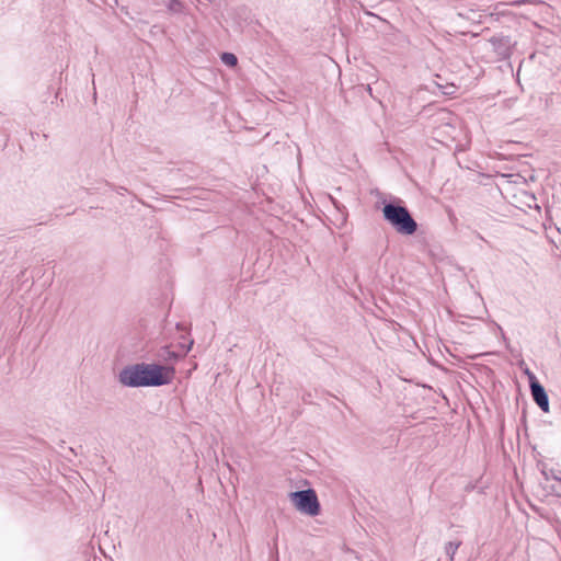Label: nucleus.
Here are the masks:
<instances>
[{
	"instance_id": "f257e3e1",
	"label": "nucleus",
	"mask_w": 561,
	"mask_h": 561,
	"mask_svg": "<svg viewBox=\"0 0 561 561\" xmlns=\"http://www.w3.org/2000/svg\"><path fill=\"white\" fill-rule=\"evenodd\" d=\"M173 369L157 364H134L124 367L118 381L129 388L159 387L171 382Z\"/></svg>"
},
{
	"instance_id": "f03ea898",
	"label": "nucleus",
	"mask_w": 561,
	"mask_h": 561,
	"mask_svg": "<svg viewBox=\"0 0 561 561\" xmlns=\"http://www.w3.org/2000/svg\"><path fill=\"white\" fill-rule=\"evenodd\" d=\"M385 219L399 232L403 234H413L417 229V224L411 217L408 209L403 206L386 204L382 208Z\"/></svg>"
},
{
	"instance_id": "7ed1b4c3",
	"label": "nucleus",
	"mask_w": 561,
	"mask_h": 561,
	"mask_svg": "<svg viewBox=\"0 0 561 561\" xmlns=\"http://www.w3.org/2000/svg\"><path fill=\"white\" fill-rule=\"evenodd\" d=\"M289 497L300 513L309 516H317L320 513V504L312 489L291 492Z\"/></svg>"
},
{
	"instance_id": "20e7f679",
	"label": "nucleus",
	"mask_w": 561,
	"mask_h": 561,
	"mask_svg": "<svg viewBox=\"0 0 561 561\" xmlns=\"http://www.w3.org/2000/svg\"><path fill=\"white\" fill-rule=\"evenodd\" d=\"M529 379H530V391L534 401L538 404V407L545 411H549V400L548 396L546 393L545 388L538 382L535 375L527 371Z\"/></svg>"
},
{
	"instance_id": "39448f33",
	"label": "nucleus",
	"mask_w": 561,
	"mask_h": 561,
	"mask_svg": "<svg viewBox=\"0 0 561 561\" xmlns=\"http://www.w3.org/2000/svg\"><path fill=\"white\" fill-rule=\"evenodd\" d=\"M493 50L503 58L511 55L513 42L508 36H494L490 39Z\"/></svg>"
},
{
	"instance_id": "423d86ee",
	"label": "nucleus",
	"mask_w": 561,
	"mask_h": 561,
	"mask_svg": "<svg viewBox=\"0 0 561 561\" xmlns=\"http://www.w3.org/2000/svg\"><path fill=\"white\" fill-rule=\"evenodd\" d=\"M537 0H514L511 2H499L494 5L493 10L502 15H507L508 13L505 11H502L501 8L504 5H511V7H520L528 3H537Z\"/></svg>"
},
{
	"instance_id": "0eeeda50",
	"label": "nucleus",
	"mask_w": 561,
	"mask_h": 561,
	"mask_svg": "<svg viewBox=\"0 0 561 561\" xmlns=\"http://www.w3.org/2000/svg\"><path fill=\"white\" fill-rule=\"evenodd\" d=\"M460 546V541H449L445 546V551L449 557V561L454 560V556Z\"/></svg>"
},
{
	"instance_id": "6e6552de",
	"label": "nucleus",
	"mask_w": 561,
	"mask_h": 561,
	"mask_svg": "<svg viewBox=\"0 0 561 561\" xmlns=\"http://www.w3.org/2000/svg\"><path fill=\"white\" fill-rule=\"evenodd\" d=\"M221 61L229 67H234L238 62V59L234 54L224 53L221 55Z\"/></svg>"
},
{
	"instance_id": "1a4fd4ad",
	"label": "nucleus",
	"mask_w": 561,
	"mask_h": 561,
	"mask_svg": "<svg viewBox=\"0 0 561 561\" xmlns=\"http://www.w3.org/2000/svg\"><path fill=\"white\" fill-rule=\"evenodd\" d=\"M181 7V3L178 1V0H171V3H170V9L171 10H179V8Z\"/></svg>"
},
{
	"instance_id": "9d476101",
	"label": "nucleus",
	"mask_w": 561,
	"mask_h": 561,
	"mask_svg": "<svg viewBox=\"0 0 561 561\" xmlns=\"http://www.w3.org/2000/svg\"><path fill=\"white\" fill-rule=\"evenodd\" d=\"M444 93H445V94H451V93H454V91H451V90H446V91H444Z\"/></svg>"
},
{
	"instance_id": "9b49d317",
	"label": "nucleus",
	"mask_w": 561,
	"mask_h": 561,
	"mask_svg": "<svg viewBox=\"0 0 561 561\" xmlns=\"http://www.w3.org/2000/svg\"><path fill=\"white\" fill-rule=\"evenodd\" d=\"M559 481L561 482V479H559Z\"/></svg>"
}]
</instances>
